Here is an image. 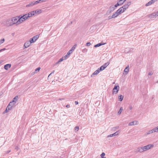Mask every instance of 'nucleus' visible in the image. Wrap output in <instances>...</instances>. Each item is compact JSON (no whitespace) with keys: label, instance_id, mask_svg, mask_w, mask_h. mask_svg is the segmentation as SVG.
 I'll return each instance as SVG.
<instances>
[{"label":"nucleus","instance_id":"2","mask_svg":"<svg viewBox=\"0 0 158 158\" xmlns=\"http://www.w3.org/2000/svg\"><path fill=\"white\" fill-rule=\"evenodd\" d=\"M19 16V19H21L20 22L21 23L27 19L28 18L27 14H26L23 15H20Z\"/></svg>","mask_w":158,"mask_h":158},{"label":"nucleus","instance_id":"44","mask_svg":"<svg viewBox=\"0 0 158 158\" xmlns=\"http://www.w3.org/2000/svg\"><path fill=\"white\" fill-rule=\"evenodd\" d=\"M68 55L67 54L66 55H65L64 56V60L66 59L68 57Z\"/></svg>","mask_w":158,"mask_h":158},{"label":"nucleus","instance_id":"26","mask_svg":"<svg viewBox=\"0 0 158 158\" xmlns=\"http://www.w3.org/2000/svg\"><path fill=\"white\" fill-rule=\"evenodd\" d=\"M99 73V71H98L97 70L96 71H95L93 73V74H92V75H91V77H92V76L94 75H97Z\"/></svg>","mask_w":158,"mask_h":158},{"label":"nucleus","instance_id":"64","mask_svg":"<svg viewBox=\"0 0 158 158\" xmlns=\"http://www.w3.org/2000/svg\"><path fill=\"white\" fill-rule=\"evenodd\" d=\"M54 71H54V70L53 71H52V73H50V74L48 75V77H49V76H50L51 74H52V73H53L54 72Z\"/></svg>","mask_w":158,"mask_h":158},{"label":"nucleus","instance_id":"7","mask_svg":"<svg viewBox=\"0 0 158 158\" xmlns=\"http://www.w3.org/2000/svg\"><path fill=\"white\" fill-rule=\"evenodd\" d=\"M144 151L143 147H139L137 148L136 149V152L137 153L140 152L141 153Z\"/></svg>","mask_w":158,"mask_h":158},{"label":"nucleus","instance_id":"55","mask_svg":"<svg viewBox=\"0 0 158 158\" xmlns=\"http://www.w3.org/2000/svg\"><path fill=\"white\" fill-rule=\"evenodd\" d=\"M91 45V43L90 42H87L86 43V45L88 46H90Z\"/></svg>","mask_w":158,"mask_h":158},{"label":"nucleus","instance_id":"57","mask_svg":"<svg viewBox=\"0 0 158 158\" xmlns=\"http://www.w3.org/2000/svg\"><path fill=\"white\" fill-rule=\"evenodd\" d=\"M6 50L5 48H4L1 49H0V52H2V51H4Z\"/></svg>","mask_w":158,"mask_h":158},{"label":"nucleus","instance_id":"32","mask_svg":"<svg viewBox=\"0 0 158 158\" xmlns=\"http://www.w3.org/2000/svg\"><path fill=\"white\" fill-rule=\"evenodd\" d=\"M143 147L144 150V151H146L147 150L149 149L148 147H147V145Z\"/></svg>","mask_w":158,"mask_h":158},{"label":"nucleus","instance_id":"37","mask_svg":"<svg viewBox=\"0 0 158 158\" xmlns=\"http://www.w3.org/2000/svg\"><path fill=\"white\" fill-rule=\"evenodd\" d=\"M116 8L114 6H110L109 10H112V11H113Z\"/></svg>","mask_w":158,"mask_h":158},{"label":"nucleus","instance_id":"36","mask_svg":"<svg viewBox=\"0 0 158 158\" xmlns=\"http://www.w3.org/2000/svg\"><path fill=\"white\" fill-rule=\"evenodd\" d=\"M40 69V67H38L35 70V73H36L37 72H38L39 71Z\"/></svg>","mask_w":158,"mask_h":158},{"label":"nucleus","instance_id":"9","mask_svg":"<svg viewBox=\"0 0 158 158\" xmlns=\"http://www.w3.org/2000/svg\"><path fill=\"white\" fill-rule=\"evenodd\" d=\"M110 63L109 62H107L106 63L103 65H102L100 68H101V69H102V70H104L109 64Z\"/></svg>","mask_w":158,"mask_h":158},{"label":"nucleus","instance_id":"40","mask_svg":"<svg viewBox=\"0 0 158 158\" xmlns=\"http://www.w3.org/2000/svg\"><path fill=\"white\" fill-rule=\"evenodd\" d=\"M152 4V3H151V2L150 1L149 2H148V3H147L146 4V6H149V5H151Z\"/></svg>","mask_w":158,"mask_h":158},{"label":"nucleus","instance_id":"56","mask_svg":"<svg viewBox=\"0 0 158 158\" xmlns=\"http://www.w3.org/2000/svg\"><path fill=\"white\" fill-rule=\"evenodd\" d=\"M155 15L156 17L158 16V11L156 12L155 13Z\"/></svg>","mask_w":158,"mask_h":158},{"label":"nucleus","instance_id":"54","mask_svg":"<svg viewBox=\"0 0 158 158\" xmlns=\"http://www.w3.org/2000/svg\"><path fill=\"white\" fill-rule=\"evenodd\" d=\"M7 110V108L6 109V110H5L4 111V113H7L8 112V110Z\"/></svg>","mask_w":158,"mask_h":158},{"label":"nucleus","instance_id":"39","mask_svg":"<svg viewBox=\"0 0 158 158\" xmlns=\"http://www.w3.org/2000/svg\"><path fill=\"white\" fill-rule=\"evenodd\" d=\"M73 51H72L71 50H70L67 53V54L69 56V55L72 53V52Z\"/></svg>","mask_w":158,"mask_h":158},{"label":"nucleus","instance_id":"48","mask_svg":"<svg viewBox=\"0 0 158 158\" xmlns=\"http://www.w3.org/2000/svg\"><path fill=\"white\" fill-rule=\"evenodd\" d=\"M87 49L86 48H84L82 50V52H87Z\"/></svg>","mask_w":158,"mask_h":158},{"label":"nucleus","instance_id":"42","mask_svg":"<svg viewBox=\"0 0 158 158\" xmlns=\"http://www.w3.org/2000/svg\"><path fill=\"white\" fill-rule=\"evenodd\" d=\"M29 41L31 44L35 42L33 40L32 38L30 39L29 40Z\"/></svg>","mask_w":158,"mask_h":158},{"label":"nucleus","instance_id":"8","mask_svg":"<svg viewBox=\"0 0 158 158\" xmlns=\"http://www.w3.org/2000/svg\"><path fill=\"white\" fill-rule=\"evenodd\" d=\"M31 44V43H30V42L29 41H27L24 44V48L23 49H24L25 48H27L29 47L30 44Z\"/></svg>","mask_w":158,"mask_h":158},{"label":"nucleus","instance_id":"27","mask_svg":"<svg viewBox=\"0 0 158 158\" xmlns=\"http://www.w3.org/2000/svg\"><path fill=\"white\" fill-rule=\"evenodd\" d=\"M99 73V71H98L97 70L96 71H95L93 73V74H92V75H91V77H92V76L94 75H97Z\"/></svg>","mask_w":158,"mask_h":158},{"label":"nucleus","instance_id":"52","mask_svg":"<svg viewBox=\"0 0 158 158\" xmlns=\"http://www.w3.org/2000/svg\"><path fill=\"white\" fill-rule=\"evenodd\" d=\"M32 12L34 15L36 14V11H35V10L32 11Z\"/></svg>","mask_w":158,"mask_h":158},{"label":"nucleus","instance_id":"49","mask_svg":"<svg viewBox=\"0 0 158 158\" xmlns=\"http://www.w3.org/2000/svg\"><path fill=\"white\" fill-rule=\"evenodd\" d=\"M153 74V73L151 71L148 74V75L151 76Z\"/></svg>","mask_w":158,"mask_h":158},{"label":"nucleus","instance_id":"51","mask_svg":"<svg viewBox=\"0 0 158 158\" xmlns=\"http://www.w3.org/2000/svg\"><path fill=\"white\" fill-rule=\"evenodd\" d=\"M157 0H151L150 1L151 2V3L152 4Z\"/></svg>","mask_w":158,"mask_h":158},{"label":"nucleus","instance_id":"1","mask_svg":"<svg viewBox=\"0 0 158 158\" xmlns=\"http://www.w3.org/2000/svg\"><path fill=\"white\" fill-rule=\"evenodd\" d=\"M19 16H18L12 18L11 19L13 25L16 24L17 25L21 23V19H19Z\"/></svg>","mask_w":158,"mask_h":158},{"label":"nucleus","instance_id":"59","mask_svg":"<svg viewBox=\"0 0 158 158\" xmlns=\"http://www.w3.org/2000/svg\"><path fill=\"white\" fill-rule=\"evenodd\" d=\"M10 151H11L10 150H8L6 152V153L8 154V153H9V152H10Z\"/></svg>","mask_w":158,"mask_h":158},{"label":"nucleus","instance_id":"21","mask_svg":"<svg viewBox=\"0 0 158 158\" xmlns=\"http://www.w3.org/2000/svg\"><path fill=\"white\" fill-rule=\"evenodd\" d=\"M64 60V57H62V58L60 59L56 63V64H59V63L61 62Z\"/></svg>","mask_w":158,"mask_h":158},{"label":"nucleus","instance_id":"10","mask_svg":"<svg viewBox=\"0 0 158 158\" xmlns=\"http://www.w3.org/2000/svg\"><path fill=\"white\" fill-rule=\"evenodd\" d=\"M119 14L123 13L125 10L122 7L120 8L118 10H117Z\"/></svg>","mask_w":158,"mask_h":158},{"label":"nucleus","instance_id":"53","mask_svg":"<svg viewBox=\"0 0 158 158\" xmlns=\"http://www.w3.org/2000/svg\"><path fill=\"white\" fill-rule=\"evenodd\" d=\"M98 71H99V72H100L101 71H102V69H101V68H98L97 69Z\"/></svg>","mask_w":158,"mask_h":158},{"label":"nucleus","instance_id":"38","mask_svg":"<svg viewBox=\"0 0 158 158\" xmlns=\"http://www.w3.org/2000/svg\"><path fill=\"white\" fill-rule=\"evenodd\" d=\"M105 155V154L104 152H103L102 153V154L101 155V156L102 158H106L105 157H103Z\"/></svg>","mask_w":158,"mask_h":158},{"label":"nucleus","instance_id":"18","mask_svg":"<svg viewBox=\"0 0 158 158\" xmlns=\"http://www.w3.org/2000/svg\"><path fill=\"white\" fill-rule=\"evenodd\" d=\"M34 5V4L33 2H31V3H30L29 4H28L26 6V7H29V6H33Z\"/></svg>","mask_w":158,"mask_h":158},{"label":"nucleus","instance_id":"5","mask_svg":"<svg viewBox=\"0 0 158 158\" xmlns=\"http://www.w3.org/2000/svg\"><path fill=\"white\" fill-rule=\"evenodd\" d=\"M6 25L8 26H10L13 25L11 19H8L6 21Z\"/></svg>","mask_w":158,"mask_h":158},{"label":"nucleus","instance_id":"23","mask_svg":"<svg viewBox=\"0 0 158 158\" xmlns=\"http://www.w3.org/2000/svg\"><path fill=\"white\" fill-rule=\"evenodd\" d=\"M149 149H150L151 148L154 147V145L152 144H148L147 145Z\"/></svg>","mask_w":158,"mask_h":158},{"label":"nucleus","instance_id":"17","mask_svg":"<svg viewBox=\"0 0 158 158\" xmlns=\"http://www.w3.org/2000/svg\"><path fill=\"white\" fill-rule=\"evenodd\" d=\"M39 36L38 35L34 36L32 38L35 42L36 40L39 38Z\"/></svg>","mask_w":158,"mask_h":158},{"label":"nucleus","instance_id":"19","mask_svg":"<svg viewBox=\"0 0 158 158\" xmlns=\"http://www.w3.org/2000/svg\"><path fill=\"white\" fill-rule=\"evenodd\" d=\"M106 44V43H103V44H102L101 43L98 44H97L95 45L94 46V47H99V46H101V45H104V44Z\"/></svg>","mask_w":158,"mask_h":158},{"label":"nucleus","instance_id":"15","mask_svg":"<svg viewBox=\"0 0 158 158\" xmlns=\"http://www.w3.org/2000/svg\"><path fill=\"white\" fill-rule=\"evenodd\" d=\"M11 66V65L10 64H6L4 65V68L6 70H7L8 69V68H10V67Z\"/></svg>","mask_w":158,"mask_h":158},{"label":"nucleus","instance_id":"28","mask_svg":"<svg viewBox=\"0 0 158 158\" xmlns=\"http://www.w3.org/2000/svg\"><path fill=\"white\" fill-rule=\"evenodd\" d=\"M12 103V102H10L8 105L7 108L8 109V110H10L11 109L12 106H10V104Z\"/></svg>","mask_w":158,"mask_h":158},{"label":"nucleus","instance_id":"31","mask_svg":"<svg viewBox=\"0 0 158 158\" xmlns=\"http://www.w3.org/2000/svg\"><path fill=\"white\" fill-rule=\"evenodd\" d=\"M112 12V10H109V9L106 12V15H108L110 14Z\"/></svg>","mask_w":158,"mask_h":158},{"label":"nucleus","instance_id":"4","mask_svg":"<svg viewBox=\"0 0 158 158\" xmlns=\"http://www.w3.org/2000/svg\"><path fill=\"white\" fill-rule=\"evenodd\" d=\"M131 2H129L122 6L124 9L126 10L129 7V6L131 4Z\"/></svg>","mask_w":158,"mask_h":158},{"label":"nucleus","instance_id":"58","mask_svg":"<svg viewBox=\"0 0 158 158\" xmlns=\"http://www.w3.org/2000/svg\"><path fill=\"white\" fill-rule=\"evenodd\" d=\"M19 148L18 147V146L16 147L15 148V149L16 150H19Z\"/></svg>","mask_w":158,"mask_h":158},{"label":"nucleus","instance_id":"33","mask_svg":"<svg viewBox=\"0 0 158 158\" xmlns=\"http://www.w3.org/2000/svg\"><path fill=\"white\" fill-rule=\"evenodd\" d=\"M143 147L144 150V151H146L147 150L149 149L148 147H147V145Z\"/></svg>","mask_w":158,"mask_h":158},{"label":"nucleus","instance_id":"45","mask_svg":"<svg viewBox=\"0 0 158 158\" xmlns=\"http://www.w3.org/2000/svg\"><path fill=\"white\" fill-rule=\"evenodd\" d=\"M108 19H111L114 18L113 15L111 16H110L108 17Z\"/></svg>","mask_w":158,"mask_h":158},{"label":"nucleus","instance_id":"63","mask_svg":"<svg viewBox=\"0 0 158 158\" xmlns=\"http://www.w3.org/2000/svg\"><path fill=\"white\" fill-rule=\"evenodd\" d=\"M75 104L76 105H77L78 104V102L76 101L75 102Z\"/></svg>","mask_w":158,"mask_h":158},{"label":"nucleus","instance_id":"3","mask_svg":"<svg viewBox=\"0 0 158 158\" xmlns=\"http://www.w3.org/2000/svg\"><path fill=\"white\" fill-rule=\"evenodd\" d=\"M119 87L118 85H115L112 90L113 94H117L119 90Z\"/></svg>","mask_w":158,"mask_h":158},{"label":"nucleus","instance_id":"60","mask_svg":"<svg viewBox=\"0 0 158 158\" xmlns=\"http://www.w3.org/2000/svg\"><path fill=\"white\" fill-rule=\"evenodd\" d=\"M129 108L130 110H131L132 109V107L131 106L129 107Z\"/></svg>","mask_w":158,"mask_h":158},{"label":"nucleus","instance_id":"16","mask_svg":"<svg viewBox=\"0 0 158 158\" xmlns=\"http://www.w3.org/2000/svg\"><path fill=\"white\" fill-rule=\"evenodd\" d=\"M120 14H119L118 12V11L117 10L116 11L115 13H114L113 14V15L114 18L116 17H117Z\"/></svg>","mask_w":158,"mask_h":158},{"label":"nucleus","instance_id":"61","mask_svg":"<svg viewBox=\"0 0 158 158\" xmlns=\"http://www.w3.org/2000/svg\"><path fill=\"white\" fill-rule=\"evenodd\" d=\"M66 106V107L69 108L70 107V106L69 105H67Z\"/></svg>","mask_w":158,"mask_h":158},{"label":"nucleus","instance_id":"14","mask_svg":"<svg viewBox=\"0 0 158 158\" xmlns=\"http://www.w3.org/2000/svg\"><path fill=\"white\" fill-rule=\"evenodd\" d=\"M137 121H132L128 124L129 126H132L137 124Z\"/></svg>","mask_w":158,"mask_h":158},{"label":"nucleus","instance_id":"50","mask_svg":"<svg viewBox=\"0 0 158 158\" xmlns=\"http://www.w3.org/2000/svg\"><path fill=\"white\" fill-rule=\"evenodd\" d=\"M155 129L156 132L158 131V126L156 127H155Z\"/></svg>","mask_w":158,"mask_h":158},{"label":"nucleus","instance_id":"6","mask_svg":"<svg viewBox=\"0 0 158 158\" xmlns=\"http://www.w3.org/2000/svg\"><path fill=\"white\" fill-rule=\"evenodd\" d=\"M120 131L119 130L116 131L114 133L110 134L107 136V137H112L113 136H115L118 135L120 133Z\"/></svg>","mask_w":158,"mask_h":158},{"label":"nucleus","instance_id":"25","mask_svg":"<svg viewBox=\"0 0 158 158\" xmlns=\"http://www.w3.org/2000/svg\"><path fill=\"white\" fill-rule=\"evenodd\" d=\"M99 73V71H98L97 70L96 71H95L93 73V74H92V75H91V77H92V76L94 75H97Z\"/></svg>","mask_w":158,"mask_h":158},{"label":"nucleus","instance_id":"47","mask_svg":"<svg viewBox=\"0 0 158 158\" xmlns=\"http://www.w3.org/2000/svg\"><path fill=\"white\" fill-rule=\"evenodd\" d=\"M33 2L34 5L37 4L38 3H39L38 0L35 2Z\"/></svg>","mask_w":158,"mask_h":158},{"label":"nucleus","instance_id":"24","mask_svg":"<svg viewBox=\"0 0 158 158\" xmlns=\"http://www.w3.org/2000/svg\"><path fill=\"white\" fill-rule=\"evenodd\" d=\"M123 110V108L122 107H121L120 108V109L118 111V114H120L121 112H122V111Z\"/></svg>","mask_w":158,"mask_h":158},{"label":"nucleus","instance_id":"35","mask_svg":"<svg viewBox=\"0 0 158 158\" xmlns=\"http://www.w3.org/2000/svg\"><path fill=\"white\" fill-rule=\"evenodd\" d=\"M119 128L118 126H117L116 127H114L112 128V130L113 131H115L116 130H117Z\"/></svg>","mask_w":158,"mask_h":158},{"label":"nucleus","instance_id":"30","mask_svg":"<svg viewBox=\"0 0 158 158\" xmlns=\"http://www.w3.org/2000/svg\"><path fill=\"white\" fill-rule=\"evenodd\" d=\"M118 2L119 3L120 5H122L124 2V1H123V0H119Z\"/></svg>","mask_w":158,"mask_h":158},{"label":"nucleus","instance_id":"11","mask_svg":"<svg viewBox=\"0 0 158 158\" xmlns=\"http://www.w3.org/2000/svg\"><path fill=\"white\" fill-rule=\"evenodd\" d=\"M18 97L17 96H16L13 98V101L11 102L12 103H13V105H14L16 103V102L18 100Z\"/></svg>","mask_w":158,"mask_h":158},{"label":"nucleus","instance_id":"43","mask_svg":"<svg viewBox=\"0 0 158 158\" xmlns=\"http://www.w3.org/2000/svg\"><path fill=\"white\" fill-rule=\"evenodd\" d=\"M27 16H28V18L32 17V16L31 15V14H30V13H27Z\"/></svg>","mask_w":158,"mask_h":158},{"label":"nucleus","instance_id":"12","mask_svg":"<svg viewBox=\"0 0 158 158\" xmlns=\"http://www.w3.org/2000/svg\"><path fill=\"white\" fill-rule=\"evenodd\" d=\"M156 132V131H155V128H154L152 129V130H151L148 131L146 133V134L147 135H148V134H150L152 133H153V132Z\"/></svg>","mask_w":158,"mask_h":158},{"label":"nucleus","instance_id":"20","mask_svg":"<svg viewBox=\"0 0 158 158\" xmlns=\"http://www.w3.org/2000/svg\"><path fill=\"white\" fill-rule=\"evenodd\" d=\"M124 96L123 95H120L118 96V100L120 101H122L123 98Z\"/></svg>","mask_w":158,"mask_h":158},{"label":"nucleus","instance_id":"29","mask_svg":"<svg viewBox=\"0 0 158 158\" xmlns=\"http://www.w3.org/2000/svg\"><path fill=\"white\" fill-rule=\"evenodd\" d=\"M35 11H36V14H39L42 12V10L40 9L37 10H35Z\"/></svg>","mask_w":158,"mask_h":158},{"label":"nucleus","instance_id":"62","mask_svg":"<svg viewBox=\"0 0 158 158\" xmlns=\"http://www.w3.org/2000/svg\"><path fill=\"white\" fill-rule=\"evenodd\" d=\"M29 13H30V14H31V15L32 16L34 15H33V13H32V11H31V12H29Z\"/></svg>","mask_w":158,"mask_h":158},{"label":"nucleus","instance_id":"13","mask_svg":"<svg viewBox=\"0 0 158 158\" xmlns=\"http://www.w3.org/2000/svg\"><path fill=\"white\" fill-rule=\"evenodd\" d=\"M148 17L151 19L153 18L156 17L155 13H154L148 15Z\"/></svg>","mask_w":158,"mask_h":158},{"label":"nucleus","instance_id":"46","mask_svg":"<svg viewBox=\"0 0 158 158\" xmlns=\"http://www.w3.org/2000/svg\"><path fill=\"white\" fill-rule=\"evenodd\" d=\"M120 5L119 4V3H118H118L116 4L114 6V7H115V8H116L118 6H119Z\"/></svg>","mask_w":158,"mask_h":158},{"label":"nucleus","instance_id":"41","mask_svg":"<svg viewBox=\"0 0 158 158\" xmlns=\"http://www.w3.org/2000/svg\"><path fill=\"white\" fill-rule=\"evenodd\" d=\"M79 127L78 126H76L74 128V130L77 131H78L79 130Z\"/></svg>","mask_w":158,"mask_h":158},{"label":"nucleus","instance_id":"34","mask_svg":"<svg viewBox=\"0 0 158 158\" xmlns=\"http://www.w3.org/2000/svg\"><path fill=\"white\" fill-rule=\"evenodd\" d=\"M77 46V44H75L73 47H72L71 49V50L73 51L75 49L76 47Z\"/></svg>","mask_w":158,"mask_h":158},{"label":"nucleus","instance_id":"22","mask_svg":"<svg viewBox=\"0 0 158 158\" xmlns=\"http://www.w3.org/2000/svg\"><path fill=\"white\" fill-rule=\"evenodd\" d=\"M129 67H127L125 68V69L124 70V72H126L127 73L129 72Z\"/></svg>","mask_w":158,"mask_h":158}]
</instances>
